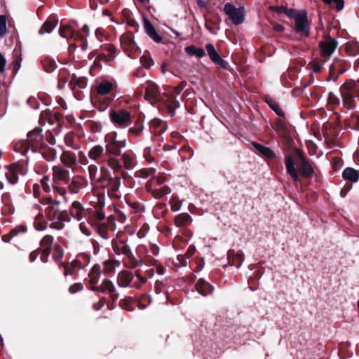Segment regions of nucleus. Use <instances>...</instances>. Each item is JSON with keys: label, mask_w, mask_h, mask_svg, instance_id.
I'll list each match as a JSON object with an SVG mask.
<instances>
[{"label": "nucleus", "mask_w": 359, "mask_h": 359, "mask_svg": "<svg viewBox=\"0 0 359 359\" xmlns=\"http://www.w3.org/2000/svg\"><path fill=\"white\" fill-rule=\"evenodd\" d=\"M14 151L25 156L27 158H39L41 156L47 161L55 159L57 152L54 148L48 147L43 140L41 131L34 129L27 134V140H20L14 145Z\"/></svg>", "instance_id": "nucleus-1"}, {"label": "nucleus", "mask_w": 359, "mask_h": 359, "mask_svg": "<svg viewBox=\"0 0 359 359\" xmlns=\"http://www.w3.org/2000/svg\"><path fill=\"white\" fill-rule=\"evenodd\" d=\"M107 163L112 170L119 172L126 170H132L135 166V158L127 152L121 153V149L126 147V140L121 142H105Z\"/></svg>", "instance_id": "nucleus-2"}, {"label": "nucleus", "mask_w": 359, "mask_h": 359, "mask_svg": "<svg viewBox=\"0 0 359 359\" xmlns=\"http://www.w3.org/2000/svg\"><path fill=\"white\" fill-rule=\"evenodd\" d=\"M60 202L51 198L46 199V203L43 204L46 216L48 219L50 228L57 230L64 227V223L69 221V215L67 211H60L58 208Z\"/></svg>", "instance_id": "nucleus-3"}, {"label": "nucleus", "mask_w": 359, "mask_h": 359, "mask_svg": "<svg viewBox=\"0 0 359 359\" xmlns=\"http://www.w3.org/2000/svg\"><path fill=\"white\" fill-rule=\"evenodd\" d=\"M340 93L344 107L349 110L355 109L356 100H359V80L344 83L340 88Z\"/></svg>", "instance_id": "nucleus-4"}, {"label": "nucleus", "mask_w": 359, "mask_h": 359, "mask_svg": "<svg viewBox=\"0 0 359 359\" xmlns=\"http://www.w3.org/2000/svg\"><path fill=\"white\" fill-rule=\"evenodd\" d=\"M52 175L53 190L67 201L66 187H63L62 184H66L70 179L69 171L60 165H54L52 168Z\"/></svg>", "instance_id": "nucleus-5"}, {"label": "nucleus", "mask_w": 359, "mask_h": 359, "mask_svg": "<svg viewBox=\"0 0 359 359\" xmlns=\"http://www.w3.org/2000/svg\"><path fill=\"white\" fill-rule=\"evenodd\" d=\"M111 245L116 255L124 256L123 262L126 266L134 269L139 265V260L134 256L130 247L125 241L115 240L112 241Z\"/></svg>", "instance_id": "nucleus-6"}, {"label": "nucleus", "mask_w": 359, "mask_h": 359, "mask_svg": "<svg viewBox=\"0 0 359 359\" xmlns=\"http://www.w3.org/2000/svg\"><path fill=\"white\" fill-rule=\"evenodd\" d=\"M109 118L111 123L117 128H126L132 123L131 114L126 109H110Z\"/></svg>", "instance_id": "nucleus-7"}, {"label": "nucleus", "mask_w": 359, "mask_h": 359, "mask_svg": "<svg viewBox=\"0 0 359 359\" xmlns=\"http://www.w3.org/2000/svg\"><path fill=\"white\" fill-rule=\"evenodd\" d=\"M338 46V41L336 39L330 35L325 36L319 42L318 47L320 55L324 60V62L330 58L334 50Z\"/></svg>", "instance_id": "nucleus-8"}, {"label": "nucleus", "mask_w": 359, "mask_h": 359, "mask_svg": "<svg viewBox=\"0 0 359 359\" xmlns=\"http://www.w3.org/2000/svg\"><path fill=\"white\" fill-rule=\"evenodd\" d=\"M224 11L233 25H238L244 22V8H236L233 5L227 3L224 5Z\"/></svg>", "instance_id": "nucleus-9"}, {"label": "nucleus", "mask_w": 359, "mask_h": 359, "mask_svg": "<svg viewBox=\"0 0 359 359\" xmlns=\"http://www.w3.org/2000/svg\"><path fill=\"white\" fill-rule=\"evenodd\" d=\"M164 182L165 177L163 176L153 177L150 181L149 187L155 198L159 199L170 192V189L168 187L164 186L160 188L156 187V186L163 184Z\"/></svg>", "instance_id": "nucleus-10"}, {"label": "nucleus", "mask_w": 359, "mask_h": 359, "mask_svg": "<svg viewBox=\"0 0 359 359\" xmlns=\"http://www.w3.org/2000/svg\"><path fill=\"white\" fill-rule=\"evenodd\" d=\"M88 184L86 178L80 175L74 176L72 178H70L65 184L67 194H79L82 189L88 186Z\"/></svg>", "instance_id": "nucleus-11"}, {"label": "nucleus", "mask_w": 359, "mask_h": 359, "mask_svg": "<svg viewBox=\"0 0 359 359\" xmlns=\"http://www.w3.org/2000/svg\"><path fill=\"white\" fill-rule=\"evenodd\" d=\"M294 22L297 32L305 36L309 35V23L307 19V15L305 12H302L299 15L295 16Z\"/></svg>", "instance_id": "nucleus-12"}, {"label": "nucleus", "mask_w": 359, "mask_h": 359, "mask_svg": "<svg viewBox=\"0 0 359 359\" xmlns=\"http://www.w3.org/2000/svg\"><path fill=\"white\" fill-rule=\"evenodd\" d=\"M88 157L97 163H107L106 151L100 144L93 146L88 152Z\"/></svg>", "instance_id": "nucleus-13"}, {"label": "nucleus", "mask_w": 359, "mask_h": 359, "mask_svg": "<svg viewBox=\"0 0 359 359\" xmlns=\"http://www.w3.org/2000/svg\"><path fill=\"white\" fill-rule=\"evenodd\" d=\"M110 180L111 173L108 168L106 166H101L99 170V174L92 181V183L100 187L106 188L107 185H109Z\"/></svg>", "instance_id": "nucleus-14"}, {"label": "nucleus", "mask_w": 359, "mask_h": 359, "mask_svg": "<svg viewBox=\"0 0 359 359\" xmlns=\"http://www.w3.org/2000/svg\"><path fill=\"white\" fill-rule=\"evenodd\" d=\"M25 171L22 170V167L18 164H13L7 169L5 175L11 184H15L19 180V175H23Z\"/></svg>", "instance_id": "nucleus-15"}, {"label": "nucleus", "mask_w": 359, "mask_h": 359, "mask_svg": "<svg viewBox=\"0 0 359 359\" xmlns=\"http://www.w3.org/2000/svg\"><path fill=\"white\" fill-rule=\"evenodd\" d=\"M208 55L211 61L216 65L225 68L226 65V61H224L218 54L214 46L212 43H207L205 46Z\"/></svg>", "instance_id": "nucleus-16"}, {"label": "nucleus", "mask_w": 359, "mask_h": 359, "mask_svg": "<svg viewBox=\"0 0 359 359\" xmlns=\"http://www.w3.org/2000/svg\"><path fill=\"white\" fill-rule=\"evenodd\" d=\"M298 157L300 161L299 175L305 177L311 176L313 172L312 163L300 152H298Z\"/></svg>", "instance_id": "nucleus-17"}, {"label": "nucleus", "mask_w": 359, "mask_h": 359, "mask_svg": "<svg viewBox=\"0 0 359 359\" xmlns=\"http://www.w3.org/2000/svg\"><path fill=\"white\" fill-rule=\"evenodd\" d=\"M53 243V237L50 235L45 236L41 241V248L42 249V255L41 259L43 262H47L48 256L49 255L52 245Z\"/></svg>", "instance_id": "nucleus-18"}, {"label": "nucleus", "mask_w": 359, "mask_h": 359, "mask_svg": "<svg viewBox=\"0 0 359 359\" xmlns=\"http://www.w3.org/2000/svg\"><path fill=\"white\" fill-rule=\"evenodd\" d=\"M345 71L344 62L338 58H335L330 66V76H333L334 82L337 80L338 75L342 74Z\"/></svg>", "instance_id": "nucleus-19"}, {"label": "nucleus", "mask_w": 359, "mask_h": 359, "mask_svg": "<svg viewBox=\"0 0 359 359\" xmlns=\"http://www.w3.org/2000/svg\"><path fill=\"white\" fill-rule=\"evenodd\" d=\"M69 85L74 91V93L77 99L81 100V96L79 94V90H82L86 88L87 86V81L84 77H75L73 78L70 82Z\"/></svg>", "instance_id": "nucleus-20"}, {"label": "nucleus", "mask_w": 359, "mask_h": 359, "mask_svg": "<svg viewBox=\"0 0 359 359\" xmlns=\"http://www.w3.org/2000/svg\"><path fill=\"white\" fill-rule=\"evenodd\" d=\"M62 163L66 167L71 168L78 163L76 155L71 151H65L60 156Z\"/></svg>", "instance_id": "nucleus-21"}, {"label": "nucleus", "mask_w": 359, "mask_h": 359, "mask_svg": "<svg viewBox=\"0 0 359 359\" xmlns=\"http://www.w3.org/2000/svg\"><path fill=\"white\" fill-rule=\"evenodd\" d=\"M285 164L287 172L294 182H297L299 180V173L291 156H286L285 157Z\"/></svg>", "instance_id": "nucleus-22"}, {"label": "nucleus", "mask_w": 359, "mask_h": 359, "mask_svg": "<svg viewBox=\"0 0 359 359\" xmlns=\"http://www.w3.org/2000/svg\"><path fill=\"white\" fill-rule=\"evenodd\" d=\"M84 212L85 210L82 204L79 201H75L72 203L68 213L69 217L72 216L77 220H81L83 217Z\"/></svg>", "instance_id": "nucleus-23"}, {"label": "nucleus", "mask_w": 359, "mask_h": 359, "mask_svg": "<svg viewBox=\"0 0 359 359\" xmlns=\"http://www.w3.org/2000/svg\"><path fill=\"white\" fill-rule=\"evenodd\" d=\"M133 273L128 271H122L117 276V283L121 287H131Z\"/></svg>", "instance_id": "nucleus-24"}, {"label": "nucleus", "mask_w": 359, "mask_h": 359, "mask_svg": "<svg viewBox=\"0 0 359 359\" xmlns=\"http://www.w3.org/2000/svg\"><path fill=\"white\" fill-rule=\"evenodd\" d=\"M196 287L198 293L203 296H207L211 294L214 290V287L203 278L198 280Z\"/></svg>", "instance_id": "nucleus-25"}, {"label": "nucleus", "mask_w": 359, "mask_h": 359, "mask_svg": "<svg viewBox=\"0 0 359 359\" xmlns=\"http://www.w3.org/2000/svg\"><path fill=\"white\" fill-rule=\"evenodd\" d=\"M144 27L146 33L155 42L159 43L162 41V38L158 34L154 27L151 22L147 19H144Z\"/></svg>", "instance_id": "nucleus-26"}, {"label": "nucleus", "mask_w": 359, "mask_h": 359, "mask_svg": "<svg viewBox=\"0 0 359 359\" xmlns=\"http://www.w3.org/2000/svg\"><path fill=\"white\" fill-rule=\"evenodd\" d=\"M48 225H49V221L46 216L45 212L38 213L34 222L35 229L38 231H43Z\"/></svg>", "instance_id": "nucleus-27"}, {"label": "nucleus", "mask_w": 359, "mask_h": 359, "mask_svg": "<svg viewBox=\"0 0 359 359\" xmlns=\"http://www.w3.org/2000/svg\"><path fill=\"white\" fill-rule=\"evenodd\" d=\"M90 262V257L88 255L81 253L76 256V259L72 262V266L82 269L88 265Z\"/></svg>", "instance_id": "nucleus-28"}, {"label": "nucleus", "mask_w": 359, "mask_h": 359, "mask_svg": "<svg viewBox=\"0 0 359 359\" xmlns=\"http://www.w3.org/2000/svg\"><path fill=\"white\" fill-rule=\"evenodd\" d=\"M342 177L346 181H349L353 183L357 182L359 180V172L353 168L348 167L344 170L342 172Z\"/></svg>", "instance_id": "nucleus-29"}, {"label": "nucleus", "mask_w": 359, "mask_h": 359, "mask_svg": "<svg viewBox=\"0 0 359 359\" xmlns=\"http://www.w3.org/2000/svg\"><path fill=\"white\" fill-rule=\"evenodd\" d=\"M192 222L191 217L186 212L179 214L175 217V224L177 227L187 226Z\"/></svg>", "instance_id": "nucleus-30"}, {"label": "nucleus", "mask_w": 359, "mask_h": 359, "mask_svg": "<svg viewBox=\"0 0 359 359\" xmlns=\"http://www.w3.org/2000/svg\"><path fill=\"white\" fill-rule=\"evenodd\" d=\"M252 145L258 152H259L265 157L273 158L276 156L275 153L269 147H265L257 142H253Z\"/></svg>", "instance_id": "nucleus-31"}, {"label": "nucleus", "mask_w": 359, "mask_h": 359, "mask_svg": "<svg viewBox=\"0 0 359 359\" xmlns=\"http://www.w3.org/2000/svg\"><path fill=\"white\" fill-rule=\"evenodd\" d=\"M57 20L52 18L46 21L42 27L40 28L39 33L44 34L46 33H50L55 28L57 25Z\"/></svg>", "instance_id": "nucleus-32"}, {"label": "nucleus", "mask_w": 359, "mask_h": 359, "mask_svg": "<svg viewBox=\"0 0 359 359\" xmlns=\"http://www.w3.org/2000/svg\"><path fill=\"white\" fill-rule=\"evenodd\" d=\"M147 278L142 276L139 271H136L133 273V280H131V287L140 288L144 283H146Z\"/></svg>", "instance_id": "nucleus-33"}, {"label": "nucleus", "mask_w": 359, "mask_h": 359, "mask_svg": "<svg viewBox=\"0 0 359 359\" xmlns=\"http://www.w3.org/2000/svg\"><path fill=\"white\" fill-rule=\"evenodd\" d=\"M102 283L114 301L118 298V294L116 291V287L110 280L104 279Z\"/></svg>", "instance_id": "nucleus-34"}, {"label": "nucleus", "mask_w": 359, "mask_h": 359, "mask_svg": "<svg viewBox=\"0 0 359 359\" xmlns=\"http://www.w3.org/2000/svg\"><path fill=\"white\" fill-rule=\"evenodd\" d=\"M101 268L100 265H94L89 273L90 283L91 284H96L98 283L101 276Z\"/></svg>", "instance_id": "nucleus-35"}, {"label": "nucleus", "mask_w": 359, "mask_h": 359, "mask_svg": "<svg viewBox=\"0 0 359 359\" xmlns=\"http://www.w3.org/2000/svg\"><path fill=\"white\" fill-rule=\"evenodd\" d=\"M59 34L62 37L66 39L74 38L75 36L79 37L78 34H76L69 25H61L59 29Z\"/></svg>", "instance_id": "nucleus-36"}, {"label": "nucleus", "mask_w": 359, "mask_h": 359, "mask_svg": "<svg viewBox=\"0 0 359 359\" xmlns=\"http://www.w3.org/2000/svg\"><path fill=\"white\" fill-rule=\"evenodd\" d=\"M91 58L95 57L96 60L103 61L104 62H109L114 60V56L111 55H107L104 51L100 54H96L95 52L93 51L90 53Z\"/></svg>", "instance_id": "nucleus-37"}, {"label": "nucleus", "mask_w": 359, "mask_h": 359, "mask_svg": "<svg viewBox=\"0 0 359 359\" xmlns=\"http://www.w3.org/2000/svg\"><path fill=\"white\" fill-rule=\"evenodd\" d=\"M266 102L269 107L280 117H284L285 113L279 104L271 98H266Z\"/></svg>", "instance_id": "nucleus-38"}, {"label": "nucleus", "mask_w": 359, "mask_h": 359, "mask_svg": "<svg viewBox=\"0 0 359 359\" xmlns=\"http://www.w3.org/2000/svg\"><path fill=\"white\" fill-rule=\"evenodd\" d=\"M120 265L121 262L118 260H107L104 262V271L109 273H113Z\"/></svg>", "instance_id": "nucleus-39"}, {"label": "nucleus", "mask_w": 359, "mask_h": 359, "mask_svg": "<svg viewBox=\"0 0 359 359\" xmlns=\"http://www.w3.org/2000/svg\"><path fill=\"white\" fill-rule=\"evenodd\" d=\"M113 88V84L109 81L100 83L97 88V91L100 95H107L111 92Z\"/></svg>", "instance_id": "nucleus-40"}, {"label": "nucleus", "mask_w": 359, "mask_h": 359, "mask_svg": "<svg viewBox=\"0 0 359 359\" xmlns=\"http://www.w3.org/2000/svg\"><path fill=\"white\" fill-rule=\"evenodd\" d=\"M347 123L352 130H359V114H352L347 119Z\"/></svg>", "instance_id": "nucleus-41"}, {"label": "nucleus", "mask_w": 359, "mask_h": 359, "mask_svg": "<svg viewBox=\"0 0 359 359\" xmlns=\"http://www.w3.org/2000/svg\"><path fill=\"white\" fill-rule=\"evenodd\" d=\"M41 63L44 68V70L48 73L53 72L56 67L55 62L53 59L49 57H46L45 59H43L41 61Z\"/></svg>", "instance_id": "nucleus-42"}, {"label": "nucleus", "mask_w": 359, "mask_h": 359, "mask_svg": "<svg viewBox=\"0 0 359 359\" xmlns=\"http://www.w3.org/2000/svg\"><path fill=\"white\" fill-rule=\"evenodd\" d=\"M121 186V178L118 176L112 177L109 182V185L106 188L111 189L113 191H116L119 189Z\"/></svg>", "instance_id": "nucleus-43"}, {"label": "nucleus", "mask_w": 359, "mask_h": 359, "mask_svg": "<svg viewBox=\"0 0 359 359\" xmlns=\"http://www.w3.org/2000/svg\"><path fill=\"white\" fill-rule=\"evenodd\" d=\"M156 172L154 168H142L135 172V176L142 178H147L153 176Z\"/></svg>", "instance_id": "nucleus-44"}, {"label": "nucleus", "mask_w": 359, "mask_h": 359, "mask_svg": "<svg viewBox=\"0 0 359 359\" xmlns=\"http://www.w3.org/2000/svg\"><path fill=\"white\" fill-rule=\"evenodd\" d=\"M144 129L143 125H139L137 126L130 127L128 129V135H132L135 137H139Z\"/></svg>", "instance_id": "nucleus-45"}, {"label": "nucleus", "mask_w": 359, "mask_h": 359, "mask_svg": "<svg viewBox=\"0 0 359 359\" xmlns=\"http://www.w3.org/2000/svg\"><path fill=\"white\" fill-rule=\"evenodd\" d=\"M165 211L166 205L163 203H161L156 207L155 212L154 213L156 217L160 219L165 215Z\"/></svg>", "instance_id": "nucleus-46"}, {"label": "nucleus", "mask_w": 359, "mask_h": 359, "mask_svg": "<svg viewBox=\"0 0 359 359\" xmlns=\"http://www.w3.org/2000/svg\"><path fill=\"white\" fill-rule=\"evenodd\" d=\"M6 17L4 15H0V38L6 34Z\"/></svg>", "instance_id": "nucleus-47"}, {"label": "nucleus", "mask_w": 359, "mask_h": 359, "mask_svg": "<svg viewBox=\"0 0 359 359\" xmlns=\"http://www.w3.org/2000/svg\"><path fill=\"white\" fill-rule=\"evenodd\" d=\"M88 171L89 173V177L91 182L99 174L98 167L95 164H90L88 167Z\"/></svg>", "instance_id": "nucleus-48"}, {"label": "nucleus", "mask_w": 359, "mask_h": 359, "mask_svg": "<svg viewBox=\"0 0 359 359\" xmlns=\"http://www.w3.org/2000/svg\"><path fill=\"white\" fill-rule=\"evenodd\" d=\"M182 205V202L176 198H172L170 201V208L172 212L178 211Z\"/></svg>", "instance_id": "nucleus-49"}, {"label": "nucleus", "mask_w": 359, "mask_h": 359, "mask_svg": "<svg viewBox=\"0 0 359 359\" xmlns=\"http://www.w3.org/2000/svg\"><path fill=\"white\" fill-rule=\"evenodd\" d=\"M118 133L116 131H112L107 133L104 137L105 142H121L117 140Z\"/></svg>", "instance_id": "nucleus-50"}, {"label": "nucleus", "mask_w": 359, "mask_h": 359, "mask_svg": "<svg viewBox=\"0 0 359 359\" xmlns=\"http://www.w3.org/2000/svg\"><path fill=\"white\" fill-rule=\"evenodd\" d=\"M140 62L144 68L149 69L153 65L151 58L147 55H142L140 57Z\"/></svg>", "instance_id": "nucleus-51"}, {"label": "nucleus", "mask_w": 359, "mask_h": 359, "mask_svg": "<svg viewBox=\"0 0 359 359\" xmlns=\"http://www.w3.org/2000/svg\"><path fill=\"white\" fill-rule=\"evenodd\" d=\"M326 4H335L337 11H340L344 7V0H323Z\"/></svg>", "instance_id": "nucleus-52"}, {"label": "nucleus", "mask_w": 359, "mask_h": 359, "mask_svg": "<svg viewBox=\"0 0 359 359\" xmlns=\"http://www.w3.org/2000/svg\"><path fill=\"white\" fill-rule=\"evenodd\" d=\"M102 50L107 55H111L116 51V47L111 44H107L101 46Z\"/></svg>", "instance_id": "nucleus-53"}, {"label": "nucleus", "mask_w": 359, "mask_h": 359, "mask_svg": "<svg viewBox=\"0 0 359 359\" xmlns=\"http://www.w3.org/2000/svg\"><path fill=\"white\" fill-rule=\"evenodd\" d=\"M49 181H50V179L47 176L43 177L42 179L41 180V185L43 187V190L46 192H49L50 191V187L48 184Z\"/></svg>", "instance_id": "nucleus-54"}, {"label": "nucleus", "mask_w": 359, "mask_h": 359, "mask_svg": "<svg viewBox=\"0 0 359 359\" xmlns=\"http://www.w3.org/2000/svg\"><path fill=\"white\" fill-rule=\"evenodd\" d=\"M144 158L149 162H153L154 158L151 154V148L147 147L143 151Z\"/></svg>", "instance_id": "nucleus-55"}, {"label": "nucleus", "mask_w": 359, "mask_h": 359, "mask_svg": "<svg viewBox=\"0 0 359 359\" xmlns=\"http://www.w3.org/2000/svg\"><path fill=\"white\" fill-rule=\"evenodd\" d=\"M140 262L148 263L151 265H156L158 263V260L154 258H151L149 256H146L145 259H143V258H142V257L140 256L139 263Z\"/></svg>", "instance_id": "nucleus-56"}, {"label": "nucleus", "mask_w": 359, "mask_h": 359, "mask_svg": "<svg viewBox=\"0 0 359 359\" xmlns=\"http://www.w3.org/2000/svg\"><path fill=\"white\" fill-rule=\"evenodd\" d=\"M328 102L332 104H339V99L333 93L330 92L328 95Z\"/></svg>", "instance_id": "nucleus-57"}, {"label": "nucleus", "mask_w": 359, "mask_h": 359, "mask_svg": "<svg viewBox=\"0 0 359 359\" xmlns=\"http://www.w3.org/2000/svg\"><path fill=\"white\" fill-rule=\"evenodd\" d=\"M197 47L194 45L189 46L184 48L185 52L190 56L195 55V53L197 50Z\"/></svg>", "instance_id": "nucleus-58"}, {"label": "nucleus", "mask_w": 359, "mask_h": 359, "mask_svg": "<svg viewBox=\"0 0 359 359\" xmlns=\"http://www.w3.org/2000/svg\"><path fill=\"white\" fill-rule=\"evenodd\" d=\"M83 288V286L81 284H75L69 287V291L70 293H75L79 290H81Z\"/></svg>", "instance_id": "nucleus-59"}, {"label": "nucleus", "mask_w": 359, "mask_h": 359, "mask_svg": "<svg viewBox=\"0 0 359 359\" xmlns=\"http://www.w3.org/2000/svg\"><path fill=\"white\" fill-rule=\"evenodd\" d=\"M6 64V57L0 52V73L4 72Z\"/></svg>", "instance_id": "nucleus-60"}, {"label": "nucleus", "mask_w": 359, "mask_h": 359, "mask_svg": "<svg viewBox=\"0 0 359 359\" xmlns=\"http://www.w3.org/2000/svg\"><path fill=\"white\" fill-rule=\"evenodd\" d=\"M236 253L233 250H229L227 252V258L229 259V262H231V259H232V264L236 265V263H234V258L236 256Z\"/></svg>", "instance_id": "nucleus-61"}, {"label": "nucleus", "mask_w": 359, "mask_h": 359, "mask_svg": "<svg viewBox=\"0 0 359 359\" xmlns=\"http://www.w3.org/2000/svg\"><path fill=\"white\" fill-rule=\"evenodd\" d=\"M79 228H80L81 232L83 234H85L86 236H90V229H88V227L84 223H81L79 224Z\"/></svg>", "instance_id": "nucleus-62"}, {"label": "nucleus", "mask_w": 359, "mask_h": 359, "mask_svg": "<svg viewBox=\"0 0 359 359\" xmlns=\"http://www.w3.org/2000/svg\"><path fill=\"white\" fill-rule=\"evenodd\" d=\"M236 261H238V264H236V266L237 268H239L243 261V255L241 252L236 253V256L234 258V263H236Z\"/></svg>", "instance_id": "nucleus-63"}, {"label": "nucleus", "mask_w": 359, "mask_h": 359, "mask_svg": "<svg viewBox=\"0 0 359 359\" xmlns=\"http://www.w3.org/2000/svg\"><path fill=\"white\" fill-rule=\"evenodd\" d=\"M150 251L152 255H158L159 253V248L156 244L150 243Z\"/></svg>", "instance_id": "nucleus-64"}]
</instances>
